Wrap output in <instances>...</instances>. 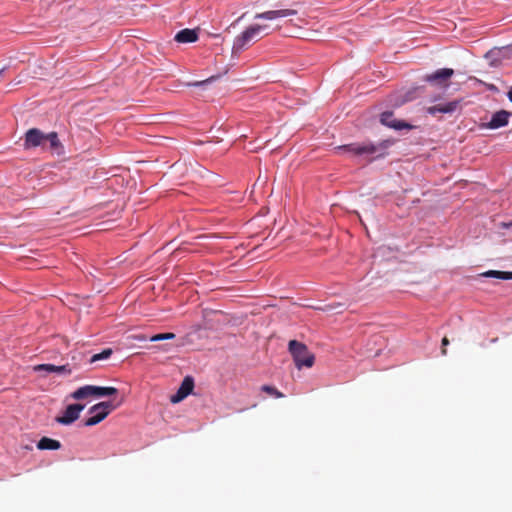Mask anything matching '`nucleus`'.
Segmentation results:
<instances>
[{
  "label": "nucleus",
  "instance_id": "obj_8",
  "mask_svg": "<svg viewBox=\"0 0 512 512\" xmlns=\"http://www.w3.org/2000/svg\"><path fill=\"white\" fill-rule=\"evenodd\" d=\"M194 388V380L192 377L187 376L182 381L178 391L176 394L172 395L170 398V401L172 403H178L181 402L183 399H185L189 394L192 393Z\"/></svg>",
  "mask_w": 512,
  "mask_h": 512
},
{
  "label": "nucleus",
  "instance_id": "obj_13",
  "mask_svg": "<svg viewBox=\"0 0 512 512\" xmlns=\"http://www.w3.org/2000/svg\"><path fill=\"white\" fill-rule=\"evenodd\" d=\"M509 117H510L509 112H507L505 110L498 111L495 114H493V116L487 126L490 129H497V128L506 126L508 124Z\"/></svg>",
  "mask_w": 512,
  "mask_h": 512
},
{
  "label": "nucleus",
  "instance_id": "obj_4",
  "mask_svg": "<svg viewBox=\"0 0 512 512\" xmlns=\"http://www.w3.org/2000/svg\"><path fill=\"white\" fill-rule=\"evenodd\" d=\"M266 25H251L239 34L233 43V52H239L245 49L247 45L261 39V32L266 29Z\"/></svg>",
  "mask_w": 512,
  "mask_h": 512
},
{
  "label": "nucleus",
  "instance_id": "obj_14",
  "mask_svg": "<svg viewBox=\"0 0 512 512\" xmlns=\"http://www.w3.org/2000/svg\"><path fill=\"white\" fill-rule=\"evenodd\" d=\"M175 41L179 43H192L197 41L198 34L194 29H183L180 30L174 37Z\"/></svg>",
  "mask_w": 512,
  "mask_h": 512
},
{
  "label": "nucleus",
  "instance_id": "obj_7",
  "mask_svg": "<svg viewBox=\"0 0 512 512\" xmlns=\"http://www.w3.org/2000/svg\"><path fill=\"white\" fill-rule=\"evenodd\" d=\"M381 124L392 128L394 130H402V129H412L413 126L405 121L397 120L394 118L393 112L385 111L380 116Z\"/></svg>",
  "mask_w": 512,
  "mask_h": 512
},
{
  "label": "nucleus",
  "instance_id": "obj_22",
  "mask_svg": "<svg viewBox=\"0 0 512 512\" xmlns=\"http://www.w3.org/2000/svg\"><path fill=\"white\" fill-rule=\"evenodd\" d=\"M176 335L174 333H160L155 334L149 338L151 342L164 341V340H172L175 339Z\"/></svg>",
  "mask_w": 512,
  "mask_h": 512
},
{
  "label": "nucleus",
  "instance_id": "obj_28",
  "mask_svg": "<svg viewBox=\"0 0 512 512\" xmlns=\"http://www.w3.org/2000/svg\"><path fill=\"white\" fill-rule=\"evenodd\" d=\"M508 98L512 102V87L510 88V90L508 92Z\"/></svg>",
  "mask_w": 512,
  "mask_h": 512
},
{
  "label": "nucleus",
  "instance_id": "obj_21",
  "mask_svg": "<svg viewBox=\"0 0 512 512\" xmlns=\"http://www.w3.org/2000/svg\"><path fill=\"white\" fill-rule=\"evenodd\" d=\"M261 390L275 398H283L284 397V394L282 392H280L279 390H277L274 386L263 385L261 387Z\"/></svg>",
  "mask_w": 512,
  "mask_h": 512
},
{
  "label": "nucleus",
  "instance_id": "obj_15",
  "mask_svg": "<svg viewBox=\"0 0 512 512\" xmlns=\"http://www.w3.org/2000/svg\"><path fill=\"white\" fill-rule=\"evenodd\" d=\"M37 448L40 450H58L61 448V443L52 438L42 437L37 443Z\"/></svg>",
  "mask_w": 512,
  "mask_h": 512
},
{
  "label": "nucleus",
  "instance_id": "obj_6",
  "mask_svg": "<svg viewBox=\"0 0 512 512\" xmlns=\"http://www.w3.org/2000/svg\"><path fill=\"white\" fill-rule=\"evenodd\" d=\"M84 407L85 405L79 403L70 404L66 407L63 414L61 416H57L55 420L59 424L70 425L79 418L80 413Z\"/></svg>",
  "mask_w": 512,
  "mask_h": 512
},
{
  "label": "nucleus",
  "instance_id": "obj_18",
  "mask_svg": "<svg viewBox=\"0 0 512 512\" xmlns=\"http://www.w3.org/2000/svg\"><path fill=\"white\" fill-rule=\"evenodd\" d=\"M481 276L501 280H512V272L509 271L489 270L482 273Z\"/></svg>",
  "mask_w": 512,
  "mask_h": 512
},
{
  "label": "nucleus",
  "instance_id": "obj_10",
  "mask_svg": "<svg viewBox=\"0 0 512 512\" xmlns=\"http://www.w3.org/2000/svg\"><path fill=\"white\" fill-rule=\"evenodd\" d=\"M297 11L294 9H280V10H269L262 13H257L255 19L275 20L277 18H283L288 16L296 15Z\"/></svg>",
  "mask_w": 512,
  "mask_h": 512
},
{
  "label": "nucleus",
  "instance_id": "obj_20",
  "mask_svg": "<svg viewBox=\"0 0 512 512\" xmlns=\"http://www.w3.org/2000/svg\"><path fill=\"white\" fill-rule=\"evenodd\" d=\"M113 354V350L111 348L104 349L102 352L94 354L90 362L94 363L96 361L108 359Z\"/></svg>",
  "mask_w": 512,
  "mask_h": 512
},
{
  "label": "nucleus",
  "instance_id": "obj_29",
  "mask_svg": "<svg viewBox=\"0 0 512 512\" xmlns=\"http://www.w3.org/2000/svg\"><path fill=\"white\" fill-rule=\"evenodd\" d=\"M503 226L506 227V228L511 227L512 226V222L508 223V224L504 223Z\"/></svg>",
  "mask_w": 512,
  "mask_h": 512
},
{
  "label": "nucleus",
  "instance_id": "obj_24",
  "mask_svg": "<svg viewBox=\"0 0 512 512\" xmlns=\"http://www.w3.org/2000/svg\"><path fill=\"white\" fill-rule=\"evenodd\" d=\"M441 344H442V348H441V354L442 355H446L447 354V346L449 345V340L447 337H444L441 341Z\"/></svg>",
  "mask_w": 512,
  "mask_h": 512
},
{
  "label": "nucleus",
  "instance_id": "obj_26",
  "mask_svg": "<svg viewBox=\"0 0 512 512\" xmlns=\"http://www.w3.org/2000/svg\"><path fill=\"white\" fill-rule=\"evenodd\" d=\"M136 339H138L140 341H145V340H147V337L144 335H139V336H136Z\"/></svg>",
  "mask_w": 512,
  "mask_h": 512
},
{
  "label": "nucleus",
  "instance_id": "obj_11",
  "mask_svg": "<svg viewBox=\"0 0 512 512\" xmlns=\"http://www.w3.org/2000/svg\"><path fill=\"white\" fill-rule=\"evenodd\" d=\"M459 106H460V101L454 100L451 102L440 103V104L431 106L427 109V111L431 115H435L436 113L452 114L459 108Z\"/></svg>",
  "mask_w": 512,
  "mask_h": 512
},
{
  "label": "nucleus",
  "instance_id": "obj_12",
  "mask_svg": "<svg viewBox=\"0 0 512 512\" xmlns=\"http://www.w3.org/2000/svg\"><path fill=\"white\" fill-rule=\"evenodd\" d=\"M34 372L57 373L63 375H70L72 370L69 365L56 366L53 364H40L34 365Z\"/></svg>",
  "mask_w": 512,
  "mask_h": 512
},
{
  "label": "nucleus",
  "instance_id": "obj_27",
  "mask_svg": "<svg viewBox=\"0 0 512 512\" xmlns=\"http://www.w3.org/2000/svg\"><path fill=\"white\" fill-rule=\"evenodd\" d=\"M209 81H210V79L205 80V81H201V82H196L194 85H202V84H205V83H207Z\"/></svg>",
  "mask_w": 512,
  "mask_h": 512
},
{
  "label": "nucleus",
  "instance_id": "obj_1",
  "mask_svg": "<svg viewBox=\"0 0 512 512\" xmlns=\"http://www.w3.org/2000/svg\"><path fill=\"white\" fill-rule=\"evenodd\" d=\"M389 144V141H382L379 144H373L371 142L351 143L339 146L336 150L339 152H348L355 156L369 157L376 154L377 157H381L384 155V151L389 147Z\"/></svg>",
  "mask_w": 512,
  "mask_h": 512
},
{
  "label": "nucleus",
  "instance_id": "obj_17",
  "mask_svg": "<svg viewBox=\"0 0 512 512\" xmlns=\"http://www.w3.org/2000/svg\"><path fill=\"white\" fill-rule=\"evenodd\" d=\"M90 396H94V386L92 385L80 387L71 394V397L75 400L85 399Z\"/></svg>",
  "mask_w": 512,
  "mask_h": 512
},
{
  "label": "nucleus",
  "instance_id": "obj_16",
  "mask_svg": "<svg viewBox=\"0 0 512 512\" xmlns=\"http://www.w3.org/2000/svg\"><path fill=\"white\" fill-rule=\"evenodd\" d=\"M503 48H495L486 53L485 58L489 61L490 66L497 67L501 63V55L504 53Z\"/></svg>",
  "mask_w": 512,
  "mask_h": 512
},
{
  "label": "nucleus",
  "instance_id": "obj_2",
  "mask_svg": "<svg viewBox=\"0 0 512 512\" xmlns=\"http://www.w3.org/2000/svg\"><path fill=\"white\" fill-rule=\"evenodd\" d=\"M37 146L58 156L64 153V147L56 132L45 134L41 130L34 128V147Z\"/></svg>",
  "mask_w": 512,
  "mask_h": 512
},
{
  "label": "nucleus",
  "instance_id": "obj_3",
  "mask_svg": "<svg viewBox=\"0 0 512 512\" xmlns=\"http://www.w3.org/2000/svg\"><path fill=\"white\" fill-rule=\"evenodd\" d=\"M288 350L293 357L295 365L298 369L302 367L310 368L313 366L315 357L304 343L297 340H290Z\"/></svg>",
  "mask_w": 512,
  "mask_h": 512
},
{
  "label": "nucleus",
  "instance_id": "obj_25",
  "mask_svg": "<svg viewBox=\"0 0 512 512\" xmlns=\"http://www.w3.org/2000/svg\"><path fill=\"white\" fill-rule=\"evenodd\" d=\"M156 348L159 349V350L165 351V352L170 350L168 345L157 346Z\"/></svg>",
  "mask_w": 512,
  "mask_h": 512
},
{
  "label": "nucleus",
  "instance_id": "obj_23",
  "mask_svg": "<svg viewBox=\"0 0 512 512\" xmlns=\"http://www.w3.org/2000/svg\"><path fill=\"white\" fill-rule=\"evenodd\" d=\"M32 144V129H29L25 133V147L29 148Z\"/></svg>",
  "mask_w": 512,
  "mask_h": 512
},
{
  "label": "nucleus",
  "instance_id": "obj_5",
  "mask_svg": "<svg viewBox=\"0 0 512 512\" xmlns=\"http://www.w3.org/2000/svg\"><path fill=\"white\" fill-rule=\"evenodd\" d=\"M120 403L113 404L112 401H103L95 404L89 409V413L93 414L91 417L84 421V426H94L103 421L109 413L116 409Z\"/></svg>",
  "mask_w": 512,
  "mask_h": 512
},
{
  "label": "nucleus",
  "instance_id": "obj_9",
  "mask_svg": "<svg viewBox=\"0 0 512 512\" xmlns=\"http://www.w3.org/2000/svg\"><path fill=\"white\" fill-rule=\"evenodd\" d=\"M454 75V70L451 68L438 69L432 74L425 76V81L430 83L445 84Z\"/></svg>",
  "mask_w": 512,
  "mask_h": 512
},
{
  "label": "nucleus",
  "instance_id": "obj_19",
  "mask_svg": "<svg viewBox=\"0 0 512 512\" xmlns=\"http://www.w3.org/2000/svg\"><path fill=\"white\" fill-rule=\"evenodd\" d=\"M118 392L115 387H100L94 386V396L103 397L114 395Z\"/></svg>",
  "mask_w": 512,
  "mask_h": 512
}]
</instances>
